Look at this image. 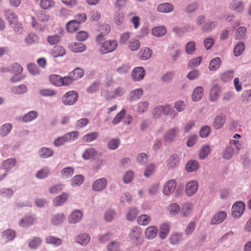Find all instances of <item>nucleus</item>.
I'll return each instance as SVG.
<instances>
[{
  "label": "nucleus",
  "mask_w": 251,
  "mask_h": 251,
  "mask_svg": "<svg viewBox=\"0 0 251 251\" xmlns=\"http://www.w3.org/2000/svg\"><path fill=\"white\" fill-rule=\"evenodd\" d=\"M78 135V132L77 131H74L65 134L54 140V145L57 147L63 145L66 142L74 141L77 139Z\"/></svg>",
  "instance_id": "nucleus-1"
},
{
  "label": "nucleus",
  "mask_w": 251,
  "mask_h": 251,
  "mask_svg": "<svg viewBox=\"0 0 251 251\" xmlns=\"http://www.w3.org/2000/svg\"><path fill=\"white\" fill-rule=\"evenodd\" d=\"M17 164V161L14 158H8L2 161L0 169L4 170L5 172L0 174V181L3 180L7 176L8 172L13 169Z\"/></svg>",
  "instance_id": "nucleus-2"
},
{
  "label": "nucleus",
  "mask_w": 251,
  "mask_h": 251,
  "mask_svg": "<svg viewBox=\"0 0 251 251\" xmlns=\"http://www.w3.org/2000/svg\"><path fill=\"white\" fill-rule=\"evenodd\" d=\"M78 98V93L74 90L66 93L62 98V102L65 105H72L74 104Z\"/></svg>",
  "instance_id": "nucleus-3"
},
{
  "label": "nucleus",
  "mask_w": 251,
  "mask_h": 251,
  "mask_svg": "<svg viewBox=\"0 0 251 251\" xmlns=\"http://www.w3.org/2000/svg\"><path fill=\"white\" fill-rule=\"evenodd\" d=\"M118 46L117 42L115 40H106L102 43L100 52L101 54H106L114 51Z\"/></svg>",
  "instance_id": "nucleus-4"
},
{
  "label": "nucleus",
  "mask_w": 251,
  "mask_h": 251,
  "mask_svg": "<svg viewBox=\"0 0 251 251\" xmlns=\"http://www.w3.org/2000/svg\"><path fill=\"white\" fill-rule=\"evenodd\" d=\"M245 204L241 201H239L235 202L232 207V215L234 218H240L245 210Z\"/></svg>",
  "instance_id": "nucleus-5"
},
{
  "label": "nucleus",
  "mask_w": 251,
  "mask_h": 251,
  "mask_svg": "<svg viewBox=\"0 0 251 251\" xmlns=\"http://www.w3.org/2000/svg\"><path fill=\"white\" fill-rule=\"evenodd\" d=\"M180 128L178 127L171 128L169 129L164 135V140L166 142L171 143L175 141L177 134L179 133Z\"/></svg>",
  "instance_id": "nucleus-6"
},
{
  "label": "nucleus",
  "mask_w": 251,
  "mask_h": 251,
  "mask_svg": "<svg viewBox=\"0 0 251 251\" xmlns=\"http://www.w3.org/2000/svg\"><path fill=\"white\" fill-rule=\"evenodd\" d=\"M3 14L6 20L10 25H15L18 21V17L15 12L10 8H5L3 10Z\"/></svg>",
  "instance_id": "nucleus-7"
},
{
  "label": "nucleus",
  "mask_w": 251,
  "mask_h": 251,
  "mask_svg": "<svg viewBox=\"0 0 251 251\" xmlns=\"http://www.w3.org/2000/svg\"><path fill=\"white\" fill-rule=\"evenodd\" d=\"M107 185V180L104 177L96 180L92 184V189L95 192H101Z\"/></svg>",
  "instance_id": "nucleus-8"
},
{
  "label": "nucleus",
  "mask_w": 251,
  "mask_h": 251,
  "mask_svg": "<svg viewBox=\"0 0 251 251\" xmlns=\"http://www.w3.org/2000/svg\"><path fill=\"white\" fill-rule=\"evenodd\" d=\"M226 121V115L224 113H220L215 117L213 126L215 129H220L224 126Z\"/></svg>",
  "instance_id": "nucleus-9"
},
{
  "label": "nucleus",
  "mask_w": 251,
  "mask_h": 251,
  "mask_svg": "<svg viewBox=\"0 0 251 251\" xmlns=\"http://www.w3.org/2000/svg\"><path fill=\"white\" fill-rule=\"evenodd\" d=\"M36 218L32 215H27L23 217L19 222V225L24 228L28 227L33 225Z\"/></svg>",
  "instance_id": "nucleus-10"
},
{
  "label": "nucleus",
  "mask_w": 251,
  "mask_h": 251,
  "mask_svg": "<svg viewBox=\"0 0 251 251\" xmlns=\"http://www.w3.org/2000/svg\"><path fill=\"white\" fill-rule=\"evenodd\" d=\"M176 187V181L174 179L167 181L163 187V193L166 196H170L174 191Z\"/></svg>",
  "instance_id": "nucleus-11"
},
{
  "label": "nucleus",
  "mask_w": 251,
  "mask_h": 251,
  "mask_svg": "<svg viewBox=\"0 0 251 251\" xmlns=\"http://www.w3.org/2000/svg\"><path fill=\"white\" fill-rule=\"evenodd\" d=\"M168 169L173 170L177 168L179 165V160L178 155L173 154L171 155L166 161Z\"/></svg>",
  "instance_id": "nucleus-12"
},
{
  "label": "nucleus",
  "mask_w": 251,
  "mask_h": 251,
  "mask_svg": "<svg viewBox=\"0 0 251 251\" xmlns=\"http://www.w3.org/2000/svg\"><path fill=\"white\" fill-rule=\"evenodd\" d=\"M83 212L80 210L73 211L69 216L68 222L70 224H76L82 218Z\"/></svg>",
  "instance_id": "nucleus-13"
},
{
  "label": "nucleus",
  "mask_w": 251,
  "mask_h": 251,
  "mask_svg": "<svg viewBox=\"0 0 251 251\" xmlns=\"http://www.w3.org/2000/svg\"><path fill=\"white\" fill-rule=\"evenodd\" d=\"M132 78L134 81H140L143 79L145 76V70L143 67L135 68L132 72Z\"/></svg>",
  "instance_id": "nucleus-14"
},
{
  "label": "nucleus",
  "mask_w": 251,
  "mask_h": 251,
  "mask_svg": "<svg viewBox=\"0 0 251 251\" xmlns=\"http://www.w3.org/2000/svg\"><path fill=\"white\" fill-rule=\"evenodd\" d=\"M239 153L231 145H227L222 152L223 157L226 160L231 159L234 155Z\"/></svg>",
  "instance_id": "nucleus-15"
},
{
  "label": "nucleus",
  "mask_w": 251,
  "mask_h": 251,
  "mask_svg": "<svg viewBox=\"0 0 251 251\" xmlns=\"http://www.w3.org/2000/svg\"><path fill=\"white\" fill-rule=\"evenodd\" d=\"M143 91L142 88H137L131 91L127 97L129 102L136 101L139 100L143 95Z\"/></svg>",
  "instance_id": "nucleus-16"
},
{
  "label": "nucleus",
  "mask_w": 251,
  "mask_h": 251,
  "mask_svg": "<svg viewBox=\"0 0 251 251\" xmlns=\"http://www.w3.org/2000/svg\"><path fill=\"white\" fill-rule=\"evenodd\" d=\"M198 189V184L196 181H191L188 182L186 186V193L189 196L195 194Z\"/></svg>",
  "instance_id": "nucleus-17"
},
{
  "label": "nucleus",
  "mask_w": 251,
  "mask_h": 251,
  "mask_svg": "<svg viewBox=\"0 0 251 251\" xmlns=\"http://www.w3.org/2000/svg\"><path fill=\"white\" fill-rule=\"evenodd\" d=\"M142 234V230L139 226H133L130 229L129 233V238L134 242H136L139 239Z\"/></svg>",
  "instance_id": "nucleus-18"
},
{
  "label": "nucleus",
  "mask_w": 251,
  "mask_h": 251,
  "mask_svg": "<svg viewBox=\"0 0 251 251\" xmlns=\"http://www.w3.org/2000/svg\"><path fill=\"white\" fill-rule=\"evenodd\" d=\"M69 48L74 52H82L86 49V46L81 43L73 42L69 44Z\"/></svg>",
  "instance_id": "nucleus-19"
},
{
  "label": "nucleus",
  "mask_w": 251,
  "mask_h": 251,
  "mask_svg": "<svg viewBox=\"0 0 251 251\" xmlns=\"http://www.w3.org/2000/svg\"><path fill=\"white\" fill-rule=\"evenodd\" d=\"M174 5L169 2H165L159 4L157 6V10L161 13H170L174 10Z\"/></svg>",
  "instance_id": "nucleus-20"
},
{
  "label": "nucleus",
  "mask_w": 251,
  "mask_h": 251,
  "mask_svg": "<svg viewBox=\"0 0 251 251\" xmlns=\"http://www.w3.org/2000/svg\"><path fill=\"white\" fill-rule=\"evenodd\" d=\"M204 90L201 86H197L194 88L192 94V99L194 101H197L200 100L203 95Z\"/></svg>",
  "instance_id": "nucleus-21"
},
{
  "label": "nucleus",
  "mask_w": 251,
  "mask_h": 251,
  "mask_svg": "<svg viewBox=\"0 0 251 251\" xmlns=\"http://www.w3.org/2000/svg\"><path fill=\"white\" fill-rule=\"evenodd\" d=\"M226 213L225 211H220L213 217L211 220V224L213 225L219 224L222 223L226 218Z\"/></svg>",
  "instance_id": "nucleus-22"
},
{
  "label": "nucleus",
  "mask_w": 251,
  "mask_h": 251,
  "mask_svg": "<svg viewBox=\"0 0 251 251\" xmlns=\"http://www.w3.org/2000/svg\"><path fill=\"white\" fill-rule=\"evenodd\" d=\"M68 198L67 194L63 193L61 195L56 197L53 200V204L54 206H61L63 205Z\"/></svg>",
  "instance_id": "nucleus-23"
},
{
  "label": "nucleus",
  "mask_w": 251,
  "mask_h": 251,
  "mask_svg": "<svg viewBox=\"0 0 251 251\" xmlns=\"http://www.w3.org/2000/svg\"><path fill=\"white\" fill-rule=\"evenodd\" d=\"M220 93V87L217 85H214L210 91L209 97L210 101H215L217 100Z\"/></svg>",
  "instance_id": "nucleus-24"
},
{
  "label": "nucleus",
  "mask_w": 251,
  "mask_h": 251,
  "mask_svg": "<svg viewBox=\"0 0 251 251\" xmlns=\"http://www.w3.org/2000/svg\"><path fill=\"white\" fill-rule=\"evenodd\" d=\"M90 237L87 233H81L76 237L75 241L82 246H86L90 241Z\"/></svg>",
  "instance_id": "nucleus-25"
},
{
  "label": "nucleus",
  "mask_w": 251,
  "mask_h": 251,
  "mask_svg": "<svg viewBox=\"0 0 251 251\" xmlns=\"http://www.w3.org/2000/svg\"><path fill=\"white\" fill-rule=\"evenodd\" d=\"M38 115V114L37 111L34 110L30 111L24 115L21 118V120L25 123L30 122L35 120L37 117Z\"/></svg>",
  "instance_id": "nucleus-26"
},
{
  "label": "nucleus",
  "mask_w": 251,
  "mask_h": 251,
  "mask_svg": "<svg viewBox=\"0 0 251 251\" xmlns=\"http://www.w3.org/2000/svg\"><path fill=\"white\" fill-rule=\"evenodd\" d=\"M99 136L98 132H91L85 134L82 138L83 142L85 143H90L97 140Z\"/></svg>",
  "instance_id": "nucleus-27"
},
{
  "label": "nucleus",
  "mask_w": 251,
  "mask_h": 251,
  "mask_svg": "<svg viewBox=\"0 0 251 251\" xmlns=\"http://www.w3.org/2000/svg\"><path fill=\"white\" fill-rule=\"evenodd\" d=\"M97 154V151L93 148L90 147L87 148L84 151L82 155V158L84 160H89Z\"/></svg>",
  "instance_id": "nucleus-28"
},
{
  "label": "nucleus",
  "mask_w": 251,
  "mask_h": 251,
  "mask_svg": "<svg viewBox=\"0 0 251 251\" xmlns=\"http://www.w3.org/2000/svg\"><path fill=\"white\" fill-rule=\"evenodd\" d=\"M51 54L54 57L63 56L66 53L65 49L60 46H56L51 50Z\"/></svg>",
  "instance_id": "nucleus-29"
},
{
  "label": "nucleus",
  "mask_w": 251,
  "mask_h": 251,
  "mask_svg": "<svg viewBox=\"0 0 251 251\" xmlns=\"http://www.w3.org/2000/svg\"><path fill=\"white\" fill-rule=\"evenodd\" d=\"M165 109V115L170 116L172 119H176L178 117V112L171 105L166 104Z\"/></svg>",
  "instance_id": "nucleus-30"
},
{
  "label": "nucleus",
  "mask_w": 251,
  "mask_h": 251,
  "mask_svg": "<svg viewBox=\"0 0 251 251\" xmlns=\"http://www.w3.org/2000/svg\"><path fill=\"white\" fill-rule=\"evenodd\" d=\"M158 229L154 226L148 227L145 230V234L146 238L148 239H153L157 235Z\"/></svg>",
  "instance_id": "nucleus-31"
},
{
  "label": "nucleus",
  "mask_w": 251,
  "mask_h": 251,
  "mask_svg": "<svg viewBox=\"0 0 251 251\" xmlns=\"http://www.w3.org/2000/svg\"><path fill=\"white\" fill-rule=\"evenodd\" d=\"M139 53L141 60H147L151 58L152 54V51L150 48L146 47L142 48Z\"/></svg>",
  "instance_id": "nucleus-32"
},
{
  "label": "nucleus",
  "mask_w": 251,
  "mask_h": 251,
  "mask_svg": "<svg viewBox=\"0 0 251 251\" xmlns=\"http://www.w3.org/2000/svg\"><path fill=\"white\" fill-rule=\"evenodd\" d=\"M100 33L97 36L98 41H100L103 37L106 35L110 31V26L108 24H104L100 26Z\"/></svg>",
  "instance_id": "nucleus-33"
},
{
  "label": "nucleus",
  "mask_w": 251,
  "mask_h": 251,
  "mask_svg": "<svg viewBox=\"0 0 251 251\" xmlns=\"http://www.w3.org/2000/svg\"><path fill=\"white\" fill-rule=\"evenodd\" d=\"M151 33L156 37H162L166 33V29L162 25L155 26L152 28Z\"/></svg>",
  "instance_id": "nucleus-34"
},
{
  "label": "nucleus",
  "mask_w": 251,
  "mask_h": 251,
  "mask_svg": "<svg viewBox=\"0 0 251 251\" xmlns=\"http://www.w3.org/2000/svg\"><path fill=\"white\" fill-rule=\"evenodd\" d=\"M149 107V103L147 101H141L137 104V112L140 114L146 112Z\"/></svg>",
  "instance_id": "nucleus-35"
},
{
  "label": "nucleus",
  "mask_w": 251,
  "mask_h": 251,
  "mask_svg": "<svg viewBox=\"0 0 251 251\" xmlns=\"http://www.w3.org/2000/svg\"><path fill=\"white\" fill-rule=\"evenodd\" d=\"M199 167V164L195 160L188 161L186 165V170L188 172H194L196 171Z\"/></svg>",
  "instance_id": "nucleus-36"
},
{
  "label": "nucleus",
  "mask_w": 251,
  "mask_h": 251,
  "mask_svg": "<svg viewBox=\"0 0 251 251\" xmlns=\"http://www.w3.org/2000/svg\"><path fill=\"white\" fill-rule=\"evenodd\" d=\"M244 3L239 0H234L230 5V8L237 12H241L244 10Z\"/></svg>",
  "instance_id": "nucleus-37"
},
{
  "label": "nucleus",
  "mask_w": 251,
  "mask_h": 251,
  "mask_svg": "<svg viewBox=\"0 0 251 251\" xmlns=\"http://www.w3.org/2000/svg\"><path fill=\"white\" fill-rule=\"evenodd\" d=\"M191 26L189 25H185L181 27H175L173 28V31L176 35L181 36L190 30Z\"/></svg>",
  "instance_id": "nucleus-38"
},
{
  "label": "nucleus",
  "mask_w": 251,
  "mask_h": 251,
  "mask_svg": "<svg viewBox=\"0 0 251 251\" xmlns=\"http://www.w3.org/2000/svg\"><path fill=\"white\" fill-rule=\"evenodd\" d=\"M66 219L64 213H57L54 215L51 219V222L54 225H58L63 223Z\"/></svg>",
  "instance_id": "nucleus-39"
},
{
  "label": "nucleus",
  "mask_w": 251,
  "mask_h": 251,
  "mask_svg": "<svg viewBox=\"0 0 251 251\" xmlns=\"http://www.w3.org/2000/svg\"><path fill=\"white\" fill-rule=\"evenodd\" d=\"M13 126L10 123H6L0 126V136L5 137L11 131Z\"/></svg>",
  "instance_id": "nucleus-40"
},
{
  "label": "nucleus",
  "mask_w": 251,
  "mask_h": 251,
  "mask_svg": "<svg viewBox=\"0 0 251 251\" xmlns=\"http://www.w3.org/2000/svg\"><path fill=\"white\" fill-rule=\"evenodd\" d=\"M170 231V226L168 223H163L161 225L159 237L161 239H165Z\"/></svg>",
  "instance_id": "nucleus-41"
},
{
  "label": "nucleus",
  "mask_w": 251,
  "mask_h": 251,
  "mask_svg": "<svg viewBox=\"0 0 251 251\" xmlns=\"http://www.w3.org/2000/svg\"><path fill=\"white\" fill-rule=\"evenodd\" d=\"M79 24L77 20L71 21L67 24L66 29L69 32H74L78 29Z\"/></svg>",
  "instance_id": "nucleus-42"
},
{
  "label": "nucleus",
  "mask_w": 251,
  "mask_h": 251,
  "mask_svg": "<svg viewBox=\"0 0 251 251\" xmlns=\"http://www.w3.org/2000/svg\"><path fill=\"white\" fill-rule=\"evenodd\" d=\"M53 154V150L49 148H42L39 151V154L42 158H47L51 156Z\"/></svg>",
  "instance_id": "nucleus-43"
},
{
  "label": "nucleus",
  "mask_w": 251,
  "mask_h": 251,
  "mask_svg": "<svg viewBox=\"0 0 251 251\" xmlns=\"http://www.w3.org/2000/svg\"><path fill=\"white\" fill-rule=\"evenodd\" d=\"M42 243V239L39 237H34L28 241V247L31 249H36Z\"/></svg>",
  "instance_id": "nucleus-44"
},
{
  "label": "nucleus",
  "mask_w": 251,
  "mask_h": 251,
  "mask_svg": "<svg viewBox=\"0 0 251 251\" xmlns=\"http://www.w3.org/2000/svg\"><path fill=\"white\" fill-rule=\"evenodd\" d=\"M221 64V61L220 57H215L212 59L209 63V69L210 71H215L219 68Z\"/></svg>",
  "instance_id": "nucleus-45"
},
{
  "label": "nucleus",
  "mask_w": 251,
  "mask_h": 251,
  "mask_svg": "<svg viewBox=\"0 0 251 251\" xmlns=\"http://www.w3.org/2000/svg\"><path fill=\"white\" fill-rule=\"evenodd\" d=\"M16 232L12 229H7L2 232V236L6 240V242H9L14 240Z\"/></svg>",
  "instance_id": "nucleus-46"
},
{
  "label": "nucleus",
  "mask_w": 251,
  "mask_h": 251,
  "mask_svg": "<svg viewBox=\"0 0 251 251\" xmlns=\"http://www.w3.org/2000/svg\"><path fill=\"white\" fill-rule=\"evenodd\" d=\"M27 91V87L25 84L14 86L11 88V92L17 95H22Z\"/></svg>",
  "instance_id": "nucleus-47"
},
{
  "label": "nucleus",
  "mask_w": 251,
  "mask_h": 251,
  "mask_svg": "<svg viewBox=\"0 0 251 251\" xmlns=\"http://www.w3.org/2000/svg\"><path fill=\"white\" fill-rule=\"evenodd\" d=\"M165 105H157L153 109L152 111V115L155 118H159L161 117V114H165Z\"/></svg>",
  "instance_id": "nucleus-48"
},
{
  "label": "nucleus",
  "mask_w": 251,
  "mask_h": 251,
  "mask_svg": "<svg viewBox=\"0 0 251 251\" xmlns=\"http://www.w3.org/2000/svg\"><path fill=\"white\" fill-rule=\"evenodd\" d=\"M138 214V210L136 207L130 208L126 214V218L128 221L135 220Z\"/></svg>",
  "instance_id": "nucleus-49"
},
{
  "label": "nucleus",
  "mask_w": 251,
  "mask_h": 251,
  "mask_svg": "<svg viewBox=\"0 0 251 251\" xmlns=\"http://www.w3.org/2000/svg\"><path fill=\"white\" fill-rule=\"evenodd\" d=\"M69 74L72 76V78L74 81H75L83 77L84 75V71L81 68H76Z\"/></svg>",
  "instance_id": "nucleus-50"
},
{
  "label": "nucleus",
  "mask_w": 251,
  "mask_h": 251,
  "mask_svg": "<svg viewBox=\"0 0 251 251\" xmlns=\"http://www.w3.org/2000/svg\"><path fill=\"white\" fill-rule=\"evenodd\" d=\"M55 2L53 0H41L40 6L44 10H49L54 7Z\"/></svg>",
  "instance_id": "nucleus-51"
},
{
  "label": "nucleus",
  "mask_w": 251,
  "mask_h": 251,
  "mask_svg": "<svg viewBox=\"0 0 251 251\" xmlns=\"http://www.w3.org/2000/svg\"><path fill=\"white\" fill-rule=\"evenodd\" d=\"M182 233L179 232L174 233L170 238V243L172 245H176L182 241Z\"/></svg>",
  "instance_id": "nucleus-52"
},
{
  "label": "nucleus",
  "mask_w": 251,
  "mask_h": 251,
  "mask_svg": "<svg viewBox=\"0 0 251 251\" xmlns=\"http://www.w3.org/2000/svg\"><path fill=\"white\" fill-rule=\"evenodd\" d=\"M50 174V170L48 167H44L36 174V177L39 179H43L48 177Z\"/></svg>",
  "instance_id": "nucleus-53"
},
{
  "label": "nucleus",
  "mask_w": 251,
  "mask_h": 251,
  "mask_svg": "<svg viewBox=\"0 0 251 251\" xmlns=\"http://www.w3.org/2000/svg\"><path fill=\"white\" fill-rule=\"evenodd\" d=\"M242 101L245 104L251 103V89L245 90L241 96Z\"/></svg>",
  "instance_id": "nucleus-54"
},
{
  "label": "nucleus",
  "mask_w": 251,
  "mask_h": 251,
  "mask_svg": "<svg viewBox=\"0 0 251 251\" xmlns=\"http://www.w3.org/2000/svg\"><path fill=\"white\" fill-rule=\"evenodd\" d=\"M140 47V43L135 38L130 39L128 43V48L132 51L137 50Z\"/></svg>",
  "instance_id": "nucleus-55"
},
{
  "label": "nucleus",
  "mask_w": 251,
  "mask_h": 251,
  "mask_svg": "<svg viewBox=\"0 0 251 251\" xmlns=\"http://www.w3.org/2000/svg\"><path fill=\"white\" fill-rule=\"evenodd\" d=\"M74 168L71 167H67L63 168L60 172L61 176L64 178H68L71 177L74 174Z\"/></svg>",
  "instance_id": "nucleus-56"
},
{
  "label": "nucleus",
  "mask_w": 251,
  "mask_h": 251,
  "mask_svg": "<svg viewBox=\"0 0 251 251\" xmlns=\"http://www.w3.org/2000/svg\"><path fill=\"white\" fill-rule=\"evenodd\" d=\"M50 81L53 85L57 86H62V77L57 75H51L50 76Z\"/></svg>",
  "instance_id": "nucleus-57"
},
{
  "label": "nucleus",
  "mask_w": 251,
  "mask_h": 251,
  "mask_svg": "<svg viewBox=\"0 0 251 251\" xmlns=\"http://www.w3.org/2000/svg\"><path fill=\"white\" fill-rule=\"evenodd\" d=\"M151 221V217L146 214L142 215L137 218V222L139 225L142 226H147Z\"/></svg>",
  "instance_id": "nucleus-58"
},
{
  "label": "nucleus",
  "mask_w": 251,
  "mask_h": 251,
  "mask_svg": "<svg viewBox=\"0 0 251 251\" xmlns=\"http://www.w3.org/2000/svg\"><path fill=\"white\" fill-rule=\"evenodd\" d=\"M62 35L59 34H54L50 35L47 38V42L51 45H54L59 43L61 40Z\"/></svg>",
  "instance_id": "nucleus-59"
},
{
  "label": "nucleus",
  "mask_w": 251,
  "mask_h": 251,
  "mask_svg": "<svg viewBox=\"0 0 251 251\" xmlns=\"http://www.w3.org/2000/svg\"><path fill=\"white\" fill-rule=\"evenodd\" d=\"M216 25V22L208 21L201 27V30L204 32H208L213 29Z\"/></svg>",
  "instance_id": "nucleus-60"
},
{
  "label": "nucleus",
  "mask_w": 251,
  "mask_h": 251,
  "mask_svg": "<svg viewBox=\"0 0 251 251\" xmlns=\"http://www.w3.org/2000/svg\"><path fill=\"white\" fill-rule=\"evenodd\" d=\"M247 28L245 26L239 27L235 33V39L241 40L244 38L246 35Z\"/></svg>",
  "instance_id": "nucleus-61"
},
{
  "label": "nucleus",
  "mask_w": 251,
  "mask_h": 251,
  "mask_svg": "<svg viewBox=\"0 0 251 251\" xmlns=\"http://www.w3.org/2000/svg\"><path fill=\"white\" fill-rule=\"evenodd\" d=\"M114 17L115 23L118 25H122L125 20L124 14L120 10L116 12Z\"/></svg>",
  "instance_id": "nucleus-62"
},
{
  "label": "nucleus",
  "mask_w": 251,
  "mask_h": 251,
  "mask_svg": "<svg viewBox=\"0 0 251 251\" xmlns=\"http://www.w3.org/2000/svg\"><path fill=\"white\" fill-rule=\"evenodd\" d=\"M245 45L243 42H239L234 49V54L236 56L240 55L245 50Z\"/></svg>",
  "instance_id": "nucleus-63"
},
{
  "label": "nucleus",
  "mask_w": 251,
  "mask_h": 251,
  "mask_svg": "<svg viewBox=\"0 0 251 251\" xmlns=\"http://www.w3.org/2000/svg\"><path fill=\"white\" fill-rule=\"evenodd\" d=\"M84 181V177L81 175H76L72 179V185L73 187L80 186Z\"/></svg>",
  "instance_id": "nucleus-64"
}]
</instances>
